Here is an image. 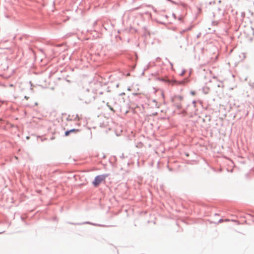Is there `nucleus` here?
I'll list each match as a JSON object with an SVG mask.
<instances>
[{
	"label": "nucleus",
	"mask_w": 254,
	"mask_h": 254,
	"mask_svg": "<svg viewBox=\"0 0 254 254\" xmlns=\"http://www.w3.org/2000/svg\"><path fill=\"white\" fill-rule=\"evenodd\" d=\"M108 177V174H103L97 176L92 182L93 185L95 187H98L101 183L105 182V180Z\"/></svg>",
	"instance_id": "obj_1"
},
{
	"label": "nucleus",
	"mask_w": 254,
	"mask_h": 254,
	"mask_svg": "<svg viewBox=\"0 0 254 254\" xmlns=\"http://www.w3.org/2000/svg\"><path fill=\"white\" fill-rule=\"evenodd\" d=\"M183 100V97L180 95L175 96L172 99V101L173 102L178 108H181L182 105L181 102Z\"/></svg>",
	"instance_id": "obj_2"
},
{
	"label": "nucleus",
	"mask_w": 254,
	"mask_h": 254,
	"mask_svg": "<svg viewBox=\"0 0 254 254\" xmlns=\"http://www.w3.org/2000/svg\"><path fill=\"white\" fill-rule=\"evenodd\" d=\"M70 133L71 132H78L79 131V129H70L69 130Z\"/></svg>",
	"instance_id": "obj_3"
},
{
	"label": "nucleus",
	"mask_w": 254,
	"mask_h": 254,
	"mask_svg": "<svg viewBox=\"0 0 254 254\" xmlns=\"http://www.w3.org/2000/svg\"><path fill=\"white\" fill-rule=\"evenodd\" d=\"M107 106L109 107V108H110V109L114 113H115V110L113 109V108L111 106H110L109 105H108V104H107Z\"/></svg>",
	"instance_id": "obj_4"
},
{
	"label": "nucleus",
	"mask_w": 254,
	"mask_h": 254,
	"mask_svg": "<svg viewBox=\"0 0 254 254\" xmlns=\"http://www.w3.org/2000/svg\"><path fill=\"white\" fill-rule=\"evenodd\" d=\"M70 133V131L69 130H68V131H66L65 132V136H68L69 133Z\"/></svg>",
	"instance_id": "obj_5"
},
{
	"label": "nucleus",
	"mask_w": 254,
	"mask_h": 254,
	"mask_svg": "<svg viewBox=\"0 0 254 254\" xmlns=\"http://www.w3.org/2000/svg\"><path fill=\"white\" fill-rule=\"evenodd\" d=\"M190 93H191V95H195V92H194V91H191V92H190Z\"/></svg>",
	"instance_id": "obj_6"
}]
</instances>
